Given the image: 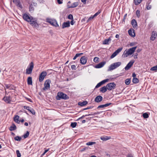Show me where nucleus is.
Segmentation results:
<instances>
[{"label": "nucleus", "mask_w": 157, "mask_h": 157, "mask_svg": "<svg viewBox=\"0 0 157 157\" xmlns=\"http://www.w3.org/2000/svg\"><path fill=\"white\" fill-rule=\"evenodd\" d=\"M69 97L66 94L59 91L58 92L57 95L56 97V99L57 100H59L61 99L64 100L68 99Z\"/></svg>", "instance_id": "1"}, {"label": "nucleus", "mask_w": 157, "mask_h": 157, "mask_svg": "<svg viewBox=\"0 0 157 157\" xmlns=\"http://www.w3.org/2000/svg\"><path fill=\"white\" fill-rule=\"evenodd\" d=\"M103 99V97L102 96L100 95H98L94 99V101L97 103H99Z\"/></svg>", "instance_id": "15"}, {"label": "nucleus", "mask_w": 157, "mask_h": 157, "mask_svg": "<svg viewBox=\"0 0 157 157\" xmlns=\"http://www.w3.org/2000/svg\"><path fill=\"white\" fill-rule=\"evenodd\" d=\"M131 24L134 29H136L137 27V24L136 21L133 19L132 20Z\"/></svg>", "instance_id": "21"}, {"label": "nucleus", "mask_w": 157, "mask_h": 157, "mask_svg": "<svg viewBox=\"0 0 157 157\" xmlns=\"http://www.w3.org/2000/svg\"><path fill=\"white\" fill-rule=\"evenodd\" d=\"M106 86L107 89L109 90H111L115 89L116 84L114 82H110L107 84Z\"/></svg>", "instance_id": "7"}, {"label": "nucleus", "mask_w": 157, "mask_h": 157, "mask_svg": "<svg viewBox=\"0 0 157 157\" xmlns=\"http://www.w3.org/2000/svg\"><path fill=\"white\" fill-rule=\"evenodd\" d=\"M134 62L135 60H131L124 67L125 70H128L133 65Z\"/></svg>", "instance_id": "10"}, {"label": "nucleus", "mask_w": 157, "mask_h": 157, "mask_svg": "<svg viewBox=\"0 0 157 157\" xmlns=\"http://www.w3.org/2000/svg\"><path fill=\"white\" fill-rule=\"evenodd\" d=\"M122 50H117L110 56L111 59H113Z\"/></svg>", "instance_id": "16"}, {"label": "nucleus", "mask_w": 157, "mask_h": 157, "mask_svg": "<svg viewBox=\"0 0 157 157\" xmlns=\"http://www.w3.org/2000/svg\"><path fill=\"white\" fill-rule=\"evenodd\" d=\"M23 108L25 109H27L29 111V109L31 108V107L27 106H23Z\"/></svg>", "instance_id": "54"}, {"label": "nucleus", "mask_w": 157, "mask_h": 157, "mask_svg": "<svg viewBox=\"0 0 157 157\" xmlns=\"http://www.w3.org/2000/svg\"><path fill=\"white\" fill-rule=\"evenodd\" d=\"M71 68L73 70H75L76 69V66L75 65H72L71 66Z\"/></svg>", "instance_id": "53"}, {"label": "nucleus", "mask_w": 157, "mask_h": 157, "mask_svg": "<svg viewBox=\"0 0 157 157\" xmlns=\"http://www.w3.org/2000/svg\"><path fill=\"white\" fill-rule=\"evenodd\" d=\"M83 53L76 54L75 55V56L73 58V59L74 60H75L79 56H80L81 55H83Z\"/></svg>", "instance_id": "34"}, {"label": "nucleus", "mask_w": 157, "mask_h": 157, "mask_svg": "<svg viewBox=\"0 0 157 157\" xmlns=\"http://www.w3.org/2000/svg\"><path fill=\"white\" fill-rule=\"evenodd\" d=\"M104 107H105V104L104 105H100L98 106L97 107V109H100L101 108H103Z\"/></svg>", "instance_id": "55"}, {"label": "nucleus", "mask_w": 157, "mask_h": 157, "mask_svg": "<svg viewBox=\"0 0 157 157\" xmlns=\"http://www.w3.org/2000/svg\"><path fill=\"white\" fill-rule=\"evenodd\" d=\"M14 139L16 141H20L21 140L22 138L21 136H17L14 137Z\"/></svg>", "instance_id": "35"}, {"label": "nucleus", "mask_w": 157, "mask_h": 157, "mask_svg": "<svg viewBox=\"0 0 157 157\" xmlns=\"http://www.w3.org/2000/svg\"><path fill=\"white\" fill-rule=\"evenodd\" d=\"M100 91L102 93H104L107 90V88L106 86H104L101 87L100 89Z\"/></svg>", "instance_id": "24"}, {"label": "nucleus", "mask_w": 157, "mask_h": 157, "mask_svg": "<svg viewBox=\"0 0 157 157\" xmlns=\"http://www.w3.org/2000/svg\"><path fill=\"white\" fill-rule=\"evenodd\" d=\"M101 11L100 10H99L96 13H95L94 14V15H93V17H94V18L96 17L97 15H98L99 13H101Z\"/></svg>", "instance_id": "46"}, {"label": "nucleus", "mask_w": 157, "mask_h": 157, "mask_svg": "<svg viewBox=\"0 0 157 157\" xmlns=\"http://www.w3.org/2000/svg\"><path fill=\"white\" fill-rule=\"evenodd\" d=\"M112 36H110L109 38L105 39L103 42V44H108L111 41Z\"/></svg>", "instance_id": "14"}, {"label": "nucleus", "mask_w": 157, "mask_h": 157, "mask_svg": "<svg viewBox=\"0 0 157 157\" xmlns=\"http://www.w3.org/2000/svg\"><path fill=\"white\" fill-rule=\"evenodd\" d=\"M140 11L139 10H137L136 12V15L138 18L140 17Z\"/></svg>", "instance_id": "43"}, {"label": "nucleus", "mask_w": 157, "mask_h": 157, "mask_svg": "<svg viewBox=\"0 0 157 157\" xmlns=\"http://www.w3.org/2000/svg\"><path fill=\"white\" fill-rule=\"evenodd\" d=\"M131 79L127 78L126 79L125 81V83L126 85H128L130 83Z\"/></svg>", "instance_id": "38"}, {"label": "nucleus", "mask_w": 157, "mask_h": 157, "mask_svg": "<svg viewBox=\"0 0 157 157\" xmlns=\"http://www.w3.org/2000/svg\"><path fill=\"white\" fill-rule=\"evenodd\" d=\"M139 82V80L136 78H133L132 79V82L134 84L138 83Z\"/></svg>", "instance_id": "31"}, {"label": "nucleus", "mask_w": 157, "mask_h": 157, "mask_svg": "<svg viewBox=\"0 0 157 157\" xmlns=\"http://www.w3.org/2000/svg\"><path fill=\"white\" fill-rule=\"evenodd\" d=\"M2 100L6 103H10L11 98L10 96H5Z\"/></svg>", "instance_id": "11"}, {"label": "nucleus", "mask_w": 157, "mask_h": 157, "mask_svg": "<svg viewBox=\"0 0 157 157\" xmlns=\"http://www.w3.org/2000/svg\"><path fill=\"white\" fill-rule=\"evenodd\" d=\"M68 18L69 19L72 20L73 19V15L71 14H70L68 16Z\"/></svg>", "instance_id": "47"}, {"label": "nucleus", "mask_w": 157, "mask_h": 157, "mask_svg": "<svg viewBox=\"0 0 157 157\" xmlns=\"http://www.w3.org/2000/svg\"><path fill=\"white\" fill-rule=\"evenodd\" d=\"M127 157H133V156L132 154H129L127 155Z\"/></svg>", "instance_id": "61"}, {"label": "nucleus", "mask_w": 157, "mask_h": 157, "mask_svg": "<svg viewBox=\"0 0 157 157\" xmlns=\"http://www.w3.org/2000/svg\"><path fill=\"white\" fill-rule=\"evenodd\" d=\"M51 82V81L50 79H47L46 80L44 83V87L43 88L44 90H48L50 88V84Z\"/></svg>", "instance_id": "6"}, {"label": "nucleus", "mask_w": 157, "mask_h": 157, "mask_svg": "<svg viewBox=\"0 0 157 157\" xmlns=\"http://www.w3.org/2000/svg\"><path fill=\"white\" fill-rule=\"evenodd\" d=\"M16 5L17 6L20 7L21 9H22V6L20 2H19L18 3H17L16 4Z\"/></svg>", "instance_id": "51"}, {"label": "nucleus", "mask_w": 157, "mask_h": 157, "mask_svg": "<svg viewBox=\"0 0 157 157\" xmlns=\"http://www.w3.org/2000/svg\"><path fill=\"white\" fill-rule=\"evenodd\" d=\"M75 22L74 21V20L73 19L72 20H71V21L70 23H71V25H73L74 24Z\"/></svg>", "instance_id": "63"}, {"label": "nucleus", "mask_w": 157, "mask_h": 157, "mask_svg": "<svg viewBox=\"0 0 157 157\" xmlns=\"http://www.w3.org/2000/svg\"><path fill=\"white\" fill-rule=\"evenodd\" d=\"M37 19L33 17L29 22L30 24L33 27L36 28L39 27V25L37 23Z\"/></svg>", "instance_id": "3"}, {"label": "nucleus", "mask_w": 157, "mask_h": 157, "mask_svg": "<svg viewBox=\"0 0 157 157\" xmlns=\"http://www.w3.org/2000/svg\"><path fill=\"white\" fill-rule=\"evenodd\" d=\"M70 26V22L69 21H68L67 22H64L63 23L62 25L63 29H64L66 27H68Z\"/></svg>", "instance_id": "22"}, {"label": "nucleus", "mask_w": 157, "mask_h": 157, "mask_svg": "<svg viewBox=\"0 0 157 157\" xmlns=\"http://www.w3.org/2000/svg\"><path fill=\"white\" fill-rule=\"evenodd\" d=\"M129 35L131 36L134 37L135 36L134 30L133 29H131L128 30Z\"/></svg>", "instance_id": "12"}, {"label": "nucleus", "mask_w": 157, "mask_h": 157, "mask_svg": "<svg viewBox=\"0 0 157 157\" xmlns=\"http://www.w3.org/2000/svg\"><path fill=\"white\" fill-rule=\"evenodd\" d=\"M108 81H109V79H104L103 80H102V81H101L100 82L101 83V84L102 85V84H105L106 82H108Z\"/></svg>", "instance_id": "44"}, {"label": "nucleus", "mask_w": 157, "mask_h": 157, "mask_svg": "<svg viewBox=\"0 0 157 157\" xmlns=\"http://www.w3.org/2000/svg\"><path fill=\"white\" fill-rule=\"evenodd\" d=\"M13 2L16 5L19 2H20L19 0H13Z\"/></svg>", "instance_id": "56"}, {"label": "nucleus", "mask_w": 157, "mask_h": 157, "mask_svg": "<svg viewBox=\"0 0 157 157\" xmlns=\"http://www.w3.org/2000/svg\"><path fill=\"white\" fill-rule=\"evenodd\" d=\"M46 20L47 22L49 23L55 27L58 26V25L56 20L55 19H52L49 18H47Z\"/></svg>", "instance_id": "5"}, {"label": "nucleus", "mask_w": 157, "mask_h": 157, "mask_svg": "<svg viewBox=\"0 0 157 157\" xmlns=\"http://www.w3.org/2000/svg\"><path fill=\"white\" fill-rule=\"evenodd\" d=\"M121 64V63L120 62H118L113 63L111 64L109 67L108 71H112L119 67Z\"/></svg>", "instance_id": "2"}, {"label": "nucleus", "mask_w": 157, "mask_h": 157, "mask_svg": "<svg viewBox=\"0 0 157 157\" xmlns=\"http://www.w3.org/2000/svg\"><path fill=\"white\" fill-rule=\"evenodd\" d=\"M102 84L101 82H100L98 83L97 84L96 86L95 87V88H97L100 86Z\"/></svg>", "instance_id": "48"}, {"label": "nucleus", "mask_w": 157, "mask_h": 157, "mask_svg": "<svg viewBox=\"0 0 157 157\" xmlns=\"http://www.w3.org/2000/svg\"><path fill=\"white\" fill-rule=\"evenodd\" d=\"M96 143L95 142H89L87 143L86 144L87 145L90 146L92 145L93 144H96Z\"/></svg>", "instance_id": "40"}, {"label": "nucleus", "mask_w": 157, "mask_h": 157, "mask_svg": "<svg viewBox=\"0 0 157 157\" xmlns=\"http://www.w3.org/2000/svg\"><path fill=\"white\" fill-rule=\"evenodd\" d=\"M23 19L25 21L29 22L31 18L33 17L31 16H29L26 13H24L23 14Z\"/></svg>", "instance_id": "9"}, {"label": "nucleus", "mask_w": 157, "mask_h": 157, "mask_svg": "<svg viewBox=\"0 0 157 157\" xmlns=\"http://www.w3.org/2000/svg\"><path fill=\"white\" fill-rule=\"evenodd\" d=\"M25 98L28 101L31 102V103H33V101L30 98H27V97H25Z\"/></svg>", "instance_id": "58"}, {"label": "nucleus", "mask_w": 157, "mask_h": 157, "mask_svg": "<svg viewBox=\"0 0 157 157\" xmlns=\"http://www.w3.org/2000/svg\"><path fill=\"white\" fill-rule=\"evenodd\" d=\"M5 86L6 88L7 89H9V88H10V87L11 85L10 84H5Z\"/></svg>", "instance_id": "57"}, {"label": "nucleus", "mask_w": 157, "mask_h": 157, "mask_svg": "<svg viewBox=\"0 0 157 157\" xmlns=\"http://www.w3.org/2000/svg\"><path fill=\"white\" fill-rule=\"evenodd\" d=\"M99 59V58L98 57H95L94 59V61L95 63L97 62L98 60Z\"/></svg>", "instance_id": "50"}, {"label": "nucleus", "mask_w": 157, "mask_h": 157, "mask_svg": "<svg viewBox=\"0 0 157 157\" xmlns=\"http://www.w3.org/2000/svg\"><path fill=\"white\" fill-rule=\"evenodd\" d=\"M136 75L135 73H134L132 74V76L133 78H135L136 77Z\"/></svg>", "instance_id": "64"}, {"label": "nucleus", "mask_w": 157, "mask_h": 157, "mask_svg": "<svg viewBox=\"0 0 157 157\" xmlns=\"http://www.w3.org/2000/svg\"><path fill=\"white\" fill-rule=\"evenodd\" d=\"M105 62H102L99 63L95 66V67L96 68H100L102 67L105 64Z\"/></svg>", "instance_id": "19"}, {"label": "nucleus", "mask_w": 157, "mask_h": 157, "mask_svg": "<svg viewBox=\"0 0 157 157\" xmlns=\"http://www.w3.org/2000/svg\"><path fill=\"white\" fill-rule=\"evenodd\" d=\"M150 70L151 71H155L157 70V65L152 67L150 69Z\"/></svg>", "instance_id": "45"}, {"label": "nucleus", "mask_w": 157, "mask_h": 157, "mask_svg": "<svg viewBox=\"0 0 157 157\" xmlns=\"http://www.w3.org/2000/svg\"><path fill=\"white\" fill-rule=\"evenodd\" d=\"M29 132L27 131L26 132V133L22 137H23L25 139L27 138L28 137L29 135Z\"/></svg>", "instance_id": "36"}, {"label": "nucleus", "mask_w": 157, "mask_h": 157, "mask_svg": "<svg viewBox=\"0 0 157 157\" xmlns=\"http://www.w3.org/2000/svg\"><path fill=\"white\" fill-rule=\"evenodd\" d=\"M87 62V59L85 56L81 57L80 59V62L81 64L83 65L85 64Z\"/></svg>", "instance_id": "17"}, {"label": "nucleus", "mask_w": 157, "mask_h": 157, "mask_svg": "<svg viewBox=\"0 0 157 157\" xmlns=\"http://www.w3.org/2000/svg\"><path fill=\"white\" fill-rule=\"evenodd\" d=\"M151 2V0H148L147 2L146 5H148L150 4Z\"/></svg>", "instance_id": "62"}, {"label": "nucleus", "mask_w": 157, "mask_h": 157, "mask_svg": "<svg viewBox=\"0 0 157 157\" xmlns=\"http://www.w3.org/2000/svg\"><path fill=\"white\" fill-rule=\"evenodd\" d=\"M146 8L147 10H150L151 8V6L150 5H146Z\"/></svg>", "instance_id": "52"}, {"label": "nucleus", "mask_w": 157, "mask_h": 157, "mask_svg": "<svg viewBox=\"0 0 157 157\" xmlns=\"http://www.w3.org/2000/svg\"><path fill=\"white\" fill-rule=\"evenodd\" d=\"M88 104V102L86 101H84L82 102H79L78 103V105L81 106L86 105Z\"/></svg>", "instance_id": "23"}, {"label": "nucleus", "mask_w": 157, "mask_h": 157, "mask_svg": "<svg viewBox=\"0 0 157 157\" xmlns=\"http://www.w3.org/2000/svg\"><path fill=\"white\" fill-rule=\"evenodd\" d=\"M157 36V33L155 31H152L151 36L150 37V39L152 40H154Z\"/></svg>", "instance_id": "13"}, {"label": "nucleus", "mask_w": 157, "mask_h": 157, "mask_svg": "<svg viewBox=\"0 0 157 157\" xmlns=\"http://www.w3.org/2000/svg\"><path fill=\"white\" fill-rule=\"evenodd\" d=\"M78 5V2H75L71 5H67L68 8H73L77 7Z\"/></svg>", "instance_id": "20"}, {"label": "nucleus", "mask_w": 157, "mask_h": 157, "mask_svg": "<svg viewBox=\"0 0 157 157\" xmlns=\"http://www.w3.org/2000/svg\"><path fill=\"white\" fill-rule=\"evenodd\" d=\"M143 0H134L133 2L136 5H138L140 4Z\"/></svg>", "instance_id": "29"}, {"label": "nucleus", "mask_w": 157, "mask_h": 157, "mask_svg": "<svg viewBox=\"0 0 157 157\" xmlns=\"http://www.w3.org/2000/svg\"><path fill=\"white\" fill-rule=\"evenodd\" d=\"M94 17H93V16L91 15L90 17H89L88 19L86 21V23H88L89 22L90 20L93 19Z\"/></svg>", "instance_id": "49"}, {"label": "nucleus", "mask_w": 157, "mask_h": 157, "mask_svg": "<svg viewBox=\"0 0 157 157\" xmlns=\"http://www.w3.org/2000/svg\"><path fill=\"white\" fill-rule=\"evenodd\" d=\"M95 107L94 106L91 105L90 106H88L87 108H84L82 110H80L79 112H82L84 110H86L88 109H90L94 108Z\"/></svg>", "instance_id": "28"}, {"label": "nucleus", "mask_w": 157, "mask_h": 157, "mask_svg": "<svg viewBox=\"0 0 157 157\" xmlns=\"http://www.w3.org/2000/svg\"><path fill=\"white\" fill-rule=\"evenodd\" d=\"M143 116L144 118H147L149 117L148 114L147 113H144L143 114Z\"/></svg>", "instance_id": "41"}, {"label": "nucleus", "mask_w": 157, "mask_h": 157, "mask_svg": "<svg viewBox=\"0 0 157 157\" xmlns=\"http://www.w3.org/2000/svg\"><path fill=\"white\" fill-rule=\"evenodd\" d=\"M77 125V123L76 122H71L70 126L72 128H75Z\"/></svg>", "instance_id": "33"}, {"label": "nucleus", "mask_w": 157, "mask_h": 157, "mask_svg": "<svg viewBox=\"0 0 157 157\" xmlns=\"http://www.w3.org/2000/svg\"><path fill=\"white\" fill-rule=\"evenodd\" d=\"M29 111L31 112L33 115H34L36 113L35 111L31 107V108L29 110Z\"/></svg>", "instance_id": "39"}, {"label": "nucleus", "mask_w": 157, "mask_h": 157, "mask_svg": "<svg viewBox=\"0 0 157 157\" xmlns=\"http://www.w3.org/2000/svg\"><path fill=\"white\" fill-rule=\"evenodd\" d=\"M16 126L14 124H13L12 125L10 126L9 128V130L10 131H12L16 129Z\"/></svg>", "instance_id": "26"}, {"label": "nucleus", "mask_w": 157, "mask_h": 157, "mask_svg": "<svg viewBox=\"0 0 157 157\" xmlns=\"http://www.w3.org/2000/svg\"><path fill=\"white\" fill-rule=\"evenodd\" d=\"M63 0H57L58 3L59 4H61L63 3Z\"/></svg>", "instance_id": "60"}, {"label": "nucleus", "mask_w": 157, "mask_h": 157, "mask_svg": "<svg viewBox=\"0 0 157 157\" xmlns=\"http://www.w3.org/2000/svg\"><path fill=\"white\" fill-rule=\"evenodd\" d=\"M19 116L18 115H16L14 117V121L17 123H19L20 121L19 120Z\"/></svg>", "instance_id": "25"}, {"label": "nucleus", "mask_w": 157, "mask_h": 157, "mask_svg": "<svg viewBox=\"0 0 157 157\" xmlns=\"http://www.w3.org/2000/svg\"><path fill=\"white\" fill-rule=\"evenodd\" d=\"M103 141H106L107 140L109 139L110 137L107 136H101L100 138Z\"/></svg>", "instance_id": "30"}, {"label": "nucleus", "mask_w": 157, "mask_h": 157, "mask_svg": "<svg viewBox=\"0 0 157 157\" xmlns=\"http://www.w3.org/2000/svg\"><path fill=\"white\" fill-rule=\"evenodd\" d=\"M36 3H34V2L33 3H31L29 5V10L30 12H33L34 10V6H35L36 5Z\"/></svg>", "instance_id": "18"}, {"label": "nucleus", "mask_w": 157, "mask_h": 157, "mask_svg": "<svg viewBox=\"0 0 157 157\" xmlns=\"http://www.w3.org/2000/svg\"><path fill=\"white\" fill-rule=\"evenodd\" d=\"M16 153L17 157H21V153H20V151L18 150H17L16 151Z\"/></svg>", "instance_id": "42"}, {"label": "nucleus", "mask_w": 157, "mask_h": 157, "mask_svg": "<svg viewBox=\"0 0 157 157\" xmlns=\"http://www.w3.org/2000/svg\"><path fill=\"white\" fill-rule=\"evenodd\" d=\"M112 104V103H108L105 104V107H107Z\"/></svg>", "instance_id": "59"}, {"label": "nucleus", "mask_w": 157, "mask_h": 157, "mask_svg": "<svg viewBox=\"0 0 157 157\" xmlns=\"http://www.w3.org/2000/svg\"><path fill=\"white\" fill-rule=\"evenodd\" d=\"M128 52V51H126V50H125L122 56L124 58L127 57L128 56H129V54Z\"/></svg>", "instance_id": "32"}, {"label": "nucleus", "mask_w": 157, "mask_h": 157, "mask_svg": "<svg viewBox=\"0 0 157 157\" xmlns=\"http://www.w3.org/2000/svg\"><path fill=\"white\" fill-rule=\"evenodd\" d=\"M27 83L28 85H32V78L29 77L27 79Z\"/></svg>", "instance_id": "27"}, {"label": "nucleus", "mask_w": 157, "mask_h": 157, "mask_svg": "<svg viewBox=\"0 0 157 157\" xmlns=\"http://www.w3.org/2000/svg\"><path fill=\"white\" fill-rule=\"evenodd\" d=\"M47 75V73L46 71L42 72L39 75V81L40 82H42Z\"/></svg>", "instance_id": "8"}, {"label": "nucleus", "mask_w": 157, "mask_h": 157, "mask_svg": "<svg viewBox=\"0 0 157 157\" xmlns=\"http://www.w3.org/2000/svg\"><path fill=\"white\" fill-rule=\"evenodd\" d=\"M136 50H128V51L129 55H131Z\"/></svg>", "instance_id": "37"}, {"label": "nucleus", "mask_w": 157, "mask_h": 157, "mask_svg": "<svg viewBox=\"0 0 157 157\" xmlns=\"http://www.w3.org/2000/svg\"><path fill=\"white\" fill-rule=\"evenodd\" d=\"M34 67L33 63V62L30 63L26 69V73L28 74H30L32 73V70Z\"/></svg>", "instance_id": "4"}]
</instances>
